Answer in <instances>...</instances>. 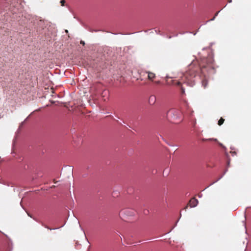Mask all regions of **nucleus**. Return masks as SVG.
Listing matches in <instances>:
<instances>
[{
  "label": "nucleus",
  "mask_w": 251,
  "mask_h": 251,
  "mask_svg": "<svg viewBox=\"0 0 251 251\" xmlns=\"http://www.w3.org/2000/svg\"><path fill=\"white\" fill-rule=\"evenodd\" d=\"M215 16H214V17H213V18H212L210 20V21H213V20L215 19Z\"/></svg>",
  "instance_id": "nucleus-22"
},
{
  "label": "nucleus",
  "mask_w": 251,
  "mask_h": 251,
  "mask_svg": "<svg viewBox=\"0 0 251 251\" xmlns=\"http://www.w3.org/2000/svg\"><path fill=\"white\" fill-rule=\"evenodd\" d=\"M185 102L186 103L187 106H188V102L186 101H185Z\"/></svg>",
  "instance_id": "nucleus-27"
},
{
  "label": "nucleus",
  "mask_w": 251,
  "mask_h": 251,
  "mask_svg": "<svg viewBox=\"0 0 251 251\" xmlns=\"http://www.w3.org/2000/svg\"><path fill=\"white\" fill-rule=\"evenodd\" d=\"M224 122V119H223V118H221V119L219 120V121H218V125H219V126L222 125L223 124Z\"/></svg>",
  "instance_id": "nucleus-11"
},
{
  "label": "nucleus",
  "mask_w": 251,
  "mask_h": 251,
  "mask_svg": "<svg viewBox=\"0 0 251 251\" xmlns=\"http://www.w3.org/2000/svg\"><path fill=\"white\" fill-rule=\"evenodd\" d=\"M219 12V11H218V12H216V13H215V16H215V17L218 15V14Z\"/></svg>",
  "instance_id": "nucleus-21"
},
{
  "label": "nucleus",
  "mask_w": 251,
  "mask_h": 251,
  "mask_svg": "<svg viewBox=\"0 0 251 251\" xmlns=\"http://www.w3.org/2000/svg\"><path fill=\"white\" fill-rule=\"evenodd\" d=\"M16 0H10V5H11L12 4H13V2L14 1H15Z\"/></svg>",
  "instance_id": "nucleus-16"
},
{
  "label": "nucleus",
  "mask_w": 251,
  "mask_h": 251,
  "mask_svg": "<svg viewBox=\"0 0 251 251\" xmlns=\"http://www.w3.org/2000/svg\"><path fill=\"white\" fill-rule=\"evenodd\" d=\"M199 203V201L195 198H193L190 201V206L191 208H194L196 207Z\"/></svg>",
  "instance_id": "nucleus-5"
},
{
  "label": "nucleus",
  "mask_w": 251,
  "mask_h": 251,
  "mask_svg": "<svg viewBox=\"0 0 251 251\" xmlns=\"http://www.w3.org/2000/svg\"><path fill=\"white\" fill-rule=\"evenodd\" d=\"M160 137H161V138H162H162H163L161 135H160Z\"/></svg>",
  "instance_id": "nucleus-34"
},
{
  "label": "nucleus",
  "mask_w": 251,
  "mask_h": 251,
  "mask_svg": "<svg viewBox=\"0 0 251 251\" xmlns=\"http://www.w3.org/2000/svg\"><path fill=\"white\" fill-rule=\"evenodd\" d=\"M178 221H179V219H178V220L176 221V225H175V226L176 225V224H177V223L178 222Z\"/></svg>",
  "instance_id": "nucleus-24"
},
{
  "label": "nucleus",
  "mask_w": 251,
  "mask_h": 251,
  "mask_svg": "<svg viewBox=\"0 0 251 251\" xmlns=\"http://www.w3.org/2000/svg\"><path fill=\"white\" fill-rule=\"evenodd\" d=\"M135 215L134 210L129 208H125L121 209L119 213L120 218L123 221L127 222L132 219Z\"/></svg>",
  "instance_id": "nucleus-1"
},
{
  "label": "nucleus",
  "mask_w": 251,
  "mask_h": 251,
  "mask_svg": "<svg viewBox=\"0 0 251 251\" xmlns=\"http://www.w3.org/2000/svg\"><path fill=\"white\" fill-rule=\"evenodd\" d=\"M58 182H59L58 181H54V183H57Z\"/></svg>",
  "instance_id": "nucleus-32"
},
{
  "label": "nucleus",
  "mask_w": 251,
  "mask_h": 251,
  "mask_svg": "<svg viewBox=\"0 0 251 251\" xmlns=\"http://www.w3.org/2000/svg\"><path fill=\"white\" fill-rule=\"evenodd\" d=\"M26 120H27V118H26V119L24 120V121H23V122H22V123H21V125H20V126L19 128H20V127L23 126V125L24 123V122H25Z\"/></svg>",
  "instance_id": "nucleus-14"
},
{
  "label": "nucleus",
  "mask_w": 251,
  "mask_h": 251,
  "mask_svg": "<svg viewBox=\"0 0 251 251\" xmlns=\"http://www.w3.org/2000/svg\"><path fill=\"white\" fill-rule=\"evenodd\" d=\"M79 227H80L81 228V230L82 231L84 235V236H85V239H86V241H87V243H88V244H90V242H89L88 239L87 238L86 235H85V232H84V231L83 230V229H82V228L81 227V226L79 225Z\"/></svg>",
  "instance_id": "nucleus-10"
},
{
  "label": "nucleus",
  "mask_w": 251,
  "mask_h": 251,
  "mask_svg": "<svg viewBox=\"0 0 251 251\" xmlns=\"http://www.w3.org/2000/svg\"><path fill=\"white\" fill-rule=\"evenodd\" d=\"M160 83V81H156V83L158 84Z\"/></svg>",
  "instance_id": "nucleus-33"
},
{
  "label": "nucleus",
  "mask_w": 251,
  "mask_h": 251,
  "mask_svg": "<svg viewBox=\"0 0 251 251\" xmlns=\"http://www.w3.org/2000/svg\"><path fill=\"white\" fill-rule=\"evenodd\" d=\"M168 116H170L172 119L177 120L179 119V115L177 111L174 109H171L168 110L167 113Z\"/></svg>",
  "instance_id": "nucleus-3"
},
{
  "label": "nucleus",
  "mask_w": 251,
  "mask_h": 251,
  "mask_svg": "<svg viewBox=\"0 0 251 251\" xmlns=\"http://www.w3.org/2000/svg\"><path fill=\"white\" fill-rule=\"evenodd\" d=\"M145 73L148 74V77L150 80H152L155 77V74L151 72L150 71H146Z\"/></svg>",
  "instance_id": "nucleus-7"
},
{
  "label": "nucleus",
  "mask_w": 251,
  "mask_h": 251,
  "mask_svg": "<svg viewBox=\"0 0 251 251\" xmlns=\"http://www.w3.org/2000/svg\"><path fill=\"white\" fill-rule=\"evenodd\" d=\"M162 140H163L165 142V141H166V140H165V139H164V138H162Z\"/></svg>",
  "instance_id": "nucleus-29"
},
{
  "label": "nucleus",
  "mask_w": 251,
  "mask_h": 251,
  "mask_svg": "<svg viewBox=\"0 0 251 251\" xmlns=\"http://www.w3.org/2000/svg\"><path fill=\"white\" fill-rule=\"evenodd\" d=\"M208 187L206 188L205 189H203V191H205L206 189H207Z\"/></svg>",
  "instance_id": "nucleus-35"
},
{
  "label": "nucleus",
  "mask_w": 251,
  "mask_h": 251,
  "mask_svg": "<svg viewBox=\"0 0 251 251\" xmlns=\"http://www.w3.org/2000/svg\"><path fill=\"white\" fill-rule=\"evenodd\" d=\"M60 3L61 4V6H64V4L65 3V0H61Z\"/></svg>",
  "instance_id": "nucleus-13"
},
{
  "label": "nucleus",
  "mask_w": 251,
  "mask_h": 251,
  "mask_svg": "<svg viewBox=\"0 0 251 251\" xmlns=\"http://www.w3.org/2000/svg\"><path fill=\"white\" fill-rule=\"evenodd\" d=\"M208 140H213V141H217V139H213V138H209Z\"/></svg>",
  "instance_id": "nucleus-15"
},
{
  "label": "nucleus",
  "mask_w": 251,
  "mask_h": 251,
  "mask_svg": "<svg viewBox=\"0 0 251 251\" xmlns=\"http://www.w3.org/2000/svg\"><path fill=\"white\" fill-rule=\"evenodd\" d=\"M229 2H231V0H229Z\"/></svg>",
  "instance_id": "nucleus-37"
},
{
  "label": "nucleus",
  "mask_w": 251,
  "mask_h": 251,
  "mask_svg": "<svg viewBox=\"0 0 251 251\" xmlns=\"http://www.w3.org/2000/svg\"><path fill=\"white\" fill-rule=\"evenodd\" d=\"M58 228H49V229H50V230H51L57 229H58Z\"/></svg>",
  "instance_id": "nucleus-19"
},
{
  "label": "nucleus",
  "mask_w": 251,
  "mask_h": 251,
  "mask_svg": "<svg viewBox=\"0 0 251 251\" xmlns=\"http://www.w3.org/2000/svg\"><path fill=\"white\" fill-rule=\"evenodd\" d=\"M162 140H163L165 142V141H166V140H165V139H164V138H162Z\"/></svg>",
  "instance_id": "nucleus-30"
},
{
  "label": "nucleus",
  "mask_w": 251,
  "mask_h": 251,
  "mask_svg": "<svg viewBox=\"0 0 251 251\" xmlns=\"http://www.w3.org/2000/svg\"><path fill=\"white\" fill-rule=\"evenodd\" d=\"M227 171H228V170H227V169H226V170L225 171V172H224V173L223 175H222V176H220V177H219L217 180H216V181H215L214 182H213V183H212L210 185V186L212 185L213 184H214V183H215L217 182L219 180H220V179H221L223 177V176H224L226 174V173L227 172Z\"/></svg>",
  "instance_id": "nucleus-9"
},
{
  "label": "nucleus",
  "mask_w": 251,
  "mask_h": 251,
  "mask_svg": "<svg viewBox=\"0 0 251 251\" xmlns=\"http://www.w3.org/2000/svg\"><path fill=\"white\" fill-rule=\"evenodd\" d=\"M178 221H179V219H178V220L176 221V225H175V226L176 225V224H177V223L178 222Z\"/></svg>",
  "instance_id": "nucleus-25"
},
{
  "label": "nucleus",
  "mask_w": 251,
  "mask_h": 251,
  "mask_svg": "<svg viewBox=\"0 0 251 251\" xmlns=\"http://www.w3.org/2000/svg\"><path fill=\"white\" fill-rule=\"evenodd\" d=\"M55 187V185H52L50 188H54V187Z\"/></svg>",
  "instance_id": "nucleus-28"
},
{
  "label": "nucleus",
  "mask_w": 251,
  "mask_h": 251,
  "mask_svg": "<svg viewBox=\"0 0 251 251\" xmlns=\"http://www.w3.org/2000/svg\"><path fill=\"white\" fill-rule=\"evenodd\" d=\"M170 172V169L168 167L166 168L163 172V176L165 177L167 176Z\"/></svg>",
  "instance_id": "nucleus-8"
},
{
  "label": "nucleus",
  "mask_w": 251,
  "mask_h": 251,
  "mask_svg": "<svg viewBox=\"0 0 251 251\" xmlns=\"http://www.w3.org/2000/svg\"><path fill=\"white\" fill-rule=\"evenodd\" d=\"M219 145L221 146H223V144L222 143H219Z\"/></svg>",
  "instance_id": "nucleus-31"
},
{
  "label": "nucleus",
  "mask_w": 251,
  "mask_h": 251,
  "mask_svg": "<svg viewBox=\"0 0 251 251\" xmlns=\"http://www.w3.org/2000/svg\"><path fill=\"white\" fill-rule=\"evenodd\" d=\"M156 98L154 95L152 94L149 96L148 102L150 105H151V106L154 105L156 103Z\"/></svg>",
  "instance_id": "nucleus-4"
},
{
  "label": "nucleus",
  "mask_w": 251,
  "mask_h": 251,
  "mask_svg": "<svg viewBox=\"0 0 251 251\" xmlns=\"http://www.w3.org/2000/svg\"><path fill=\"white\" fill-rule=\"evenodd\" d=\"M171 147H176V148H178V145H172V144H170V145L169 146ZM177 150V149H176L175 150V151Z\"/></svg>",
  "instance_id": "nucleus-12"
},
{
  "label": "nucleus",
  "mask_w": 251,
  "mask_h": 251,
  "mask_svg": "<svg viewBox=\"0 0 251 251\" xmlns=\"http://www.w3.org/2000/svg\"><path fill=\"white\" fill-rule=\"evenodd\" d=\"M63 171V176L66 178L73 177V167L72 166L66 165L62 169Z\"/></svg>",
  "instance_id": "nucleus-2"
},
{
  "label": "nucleus",
  "mask_w": 251,
  "mask_h": 251,
  "mask_svg": "<svg viewBox=\"0 0 251 251\" xmlns=\"http://www.w3.org/2000/svg\"><path fill=\"white\" fill-rule=\"evenodd\" d=\"M165 143H166L168 146H169V145H170V144H171L169 142H168V141H165Z\"/></svg>",
  "instance_id": "nucleus-20"
},
{
  "label": "nucleus",
  "mask_w": 251,
  "mask_h": 251,
  "mask_svg": "<svg viewBox=\"0 0 251 251\" xmlns=\"http://www.w3.org/2000/svg\"><path fill=\"white\" fill-rule=\"evenodd\" d=\"M109 93L107 90H103L101 93L102 97L104 101H106L109 98Z\"/></svg>",
  "instance_id": "nucleus-6"
},
{
  "label": "nucleus",
  "mask_w": 251,
  "mask_h": 251,
  "mask_svg": "<svg viewBox=\"0 0 251 251\" xmlns=\"http://www.w3.org/2000/svg\"><path fill=\"white\" fill-rule=\"evenodd\" d=\"M171 232V230L168 232V233H170V232Z\"/></svg>",
  "instance_id": "nucleus-36"
},
{
  "label": "nucleus",
  "mask_w": 251,
  "mask_h": 251,
  "mask_svg": "<svg viewBox=\"0 0 251 251\" xmlns=\"http://www.w3.org/2000/svg\"><path fill=\"white\" fill-rule=\"evenodd\" d=\"M203 86L204 88H205L207 86V83H203Z\"/></svg>",
  "instance_id": "nucleus-18"
},
{
  "label": "nucleus",
  "mask_w": 251,
  "mask_h": 251,
  "mask_svg": "<svg viewBox=\"0 0 251 251\" xmlns=\"http://www.w3.org/2000/svg\"><path fill=\"white\" fill-rule=\"evenodd\" d=\"M80 44L83 45H85V42L83 41H80Z\"/></svg>",
  "instance_id": "nucleus-17"
},
{
  "label": "nucleus",
  "mask_w": 251,
  "mask_h": 251,
  "mask_svg": "<svg viewBox=\"0 0 251 251\" xmlns=\"http://www.w3.org/2000/svg\"><path fill=\"white\" fill-rule=\"evenodd\" d=\"M214 60H211V61H207V63H212V61H213Z\"/></svg>",
  "instance_id": "nucleus-23"
},
{
  "label": "nucleus",
  "mask_w": 251,
  "mask_h": 251,
  "mask_svg": "<svg viewBox=\"0 0 251 251\" xmlns=\"http://www.w3.org/2000/svg\"><path fill=\"white\" fill-rule=\"evenodd\" d=\"M201 197H202V195H199V198H201Z\"/></svg>",
  "instance_id": "nucleus-26"
}]
</instances>
